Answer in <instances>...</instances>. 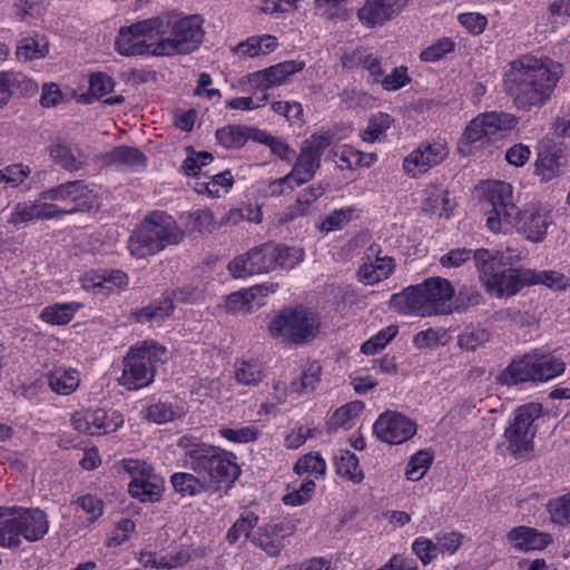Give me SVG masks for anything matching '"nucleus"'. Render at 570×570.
Masks as SVG:
<instances>
[{
    "label": "nucleus",
    "mask_w": 570,
    "mask_h": 570,
    "mask_svg": "<svg viewBox=\"0 0 570 570\" xmlns=\"http://www.w3.org/2000/svg\"><path fill=\"white\" fill-rule=\"evenodd\" d=\"M562 71V66L549 58L524 55L509 63L504 90L519 110L541 108L550 100Z\"/></svg>",
    "instance_id": "nucleus-1"
},
{
    "label": "nucleus",
    "mask_w": 570,
    "mask_h": 570,
    "mask_svg": "<svg viewBox=\"0 0 570 570\" xmlns=\"http://www.w3.org/2000/svg\"><path fill=\"white\" fill-rule=\"evenodd\" d=\"M178 446L184 450L185 466L198 474L208 490L229 488L240 473L236 456L232 452L200 442L190 435L181 436Z\"/></svg>",
    "instance_id": "nucleus-2"
},
{
    "label": "nucleus",
    "mask_w": 570,
    "mask_h": 570,
    "mask_svg": "<svg viewBox=\"0 0 570 570\" xmlns=\"http://www.w3.org/2000/svg\"><path fill=\"white\" fill-rule=\"evenodd\" d=\"M454 287L443 277H430L391 297V306L404 315L432 316L452 313Z\"/></svg>",
    "instance_id": "nucleus-3"
},
{
    "label": "nucleus",
    "mask_w": 570,
    "mask_h": 570,
    "mask_svg": "<svg viewBox=\"0 0 570 570\" xmlns=\"http://www.w3.org/2000/svg\"><path fill=\"white\" fill-rule=\"evenodd\" d=\"M473 261L484 291L495 298L514 296L527 285V268L507 267L504 254L487 248L474 250Z\"/></svg>",
    "instance_id": "nucleus-4"
},
{
    "label": "nucleus",
    "mask_w": 570,
    "mask_h": 570,
    "mask_svg": "<svg viewBox=\"0 0 570 570\" xmlns=\"http://www.w3.org/2000/svg\"><path fill=\"white\" fill-rule=\"evenodd\" d=\"M198 16L183 17L177 12L156 16L159 43L156 57L188 55L202 43L204 30Z\"/></svg>",
    "instance_id": "nucleus-5"
},
{
    "label": "nucleus",
    "mask_w": 570,
    "mask_h": 570,
    "mask_svg": "<svg viewBox=\"0 0 570 570\" xmlns=\"http://www.w3.org/2000/svg\"><path fill=\"white\" fill-rule=\"evenodd\" d=\"M185 238V232L175 218L165 212H153L132 232L128 249L136 258L153 256L167 246L177 245Z\"/></svg>",
    "instance_id": "nucleus-6"
},
{
    "label": "nucleus",
    "mask_w": 570,
    "mask_h": 570,
    "mask_svg": "<svg viewBox=\"0 0 570 570\" xmlns=\"http://www.w3.org/2000/svg\"><path fill=\"white\" fill-rule=\"evenodd\" d=\"M566 362L558 355L534 350L513 358L499 374L498 383L507 386L525 382H547L564 373Z\"/></svg>",
    "instance_id": "nucleus-7"
},
{
    "label": "nucleus",
    "mask_w": 570,
    "mask_h": 570,
    "mask_svg": "<svg viewBox=\"0 0 570 570\" xmlns=\"http://www.w3.org/2000/svg\"><path fill=\"white\" fill-rule=\"evenodd\" d=\"M166 348L154 341H145L129 348L122 360L119 384L129 391H137L154 382L156 367L164 363Z\"/></svg>",
    "instance_id": "nucleus-8"
},
{
    "label": "nucleus",
    "mask_w": 570,
    "mask_h": 570,
    "mask_svg": "<svg viewBox=\"0 0 570 570\" xmlns=\"http://www.w3.org/2000/svg\"><path fill=\"white\" fill-rule=\"evenodd\" d=\"M483 208L488 214L487 227L493 233L514 229L520 210L512 202V186L505 181H489L484 187Z\"/></svg>",
    "instance_id": "nucleus-9"
},
{
    "label": "nucleus",
    "mask_w": 570,
    "mask_h": 570,
    "mask_svg": "<svg viewBox=\"0 0 570 570\" xmlns=\"http://www.w3.org/2000/svg\"><path fill=\"white\" fill-rule=\"evenodd\" d=\"M543 409L540 403L530 402L517 407L504 431L507 451L515 456H523L533 448L537 434L534 422L542 416Z\"/></svg>",
    "instance_id": "nucleus-10"
},
{
    "label": "nucleus",
    "mask_w": 570,
    "mask_h": 570,
    "mask_svg": "<svg viewBox=\"0 0 570 570\" xmlns=\"http://www.w3.org/2000/svg\"><path fill=\"white\" fill-rule=\"evenodd\" d=\"M42 199L55 204V219L89 212L96 204L92 189L82 180H70L46 189Z\"/></svg>",
    "instance_id": "nucleus-11"
},
{
    "label": "nucleus",
    "mask_w": 570,
    "mask_h": 570,
    "mask_svg": "<svg viewBox=\"0 0 570 570\" xmlns=\"http://www.w3.org/2000/svg\"><path fill=\"white\" fill-rule=\"evenodd\" d=\"M158 43L156 17H153L121 28L115 46L122 56L150 55L156 57Z\"/></svg>",
    "instance_id": "nucleus-12"
},
{
    "label": "nucleus",
    "mask_w": 570,
    "mask_h": 570,
    "mask_svg": "<svg viewBox=\"0 0 570 570\" xmlns=\"http://www.w3.org/2000/svg\"><path fill=\"white\" fill-rule=\"evenodd\" d=\"M318 321L315 315L304 308L283 311L269 323L272 336H283L291 342L302 343L316 336Z\"/></svg>",
    "instance_id": "nucleus-13"
},
{
    "label": "nucleus",
    "mask_w": 570,
    "mask_h": 570,
    "mask_svg": "<svg viewBox=\"0 0 570 570\" xmlns=\"http://www.w3.org/2000/svg\"><path fill=\"white\" fill-rule=\"evenodd\" d=\"M330 132L314 134L306 139L301 148L297 159L288 173L296 186L309 181L321 167L324 150L332 144Z\"/></svg>",
    "instance_id": "nucleus-14"
},
{
    "label": "nucleus",
    "mask_w": 570,
    "mask_h": 570,
    "mask_svg": "<svg viewBox=\"0 0 570 570\" xmlns=\"http://www.w3.org/2000/svg\"><path fill=\"white\" fill-rule=\"evenodd\" d=\"M124 468L132 476L128 485L132 498L141 502H155L160 499L164 482L150 464L139 460H126Z\"/></svg>",
    "instance_id": "nucleus-15"
},
{
    "label": "nucleus",
    "mask_w": 570,
    "mask_h": 570,
    "mask_svg": "<svg viewBox=\"0 0 570 570\" xmlns=\"http://www.w3.org/2000/svg\"><path fill=\"white\" fill-rule=\"evenodd\" d=\"M275 244L265 243L235 257L228 264V271L234 277L242 278L256 274L269 273L275 267Z\"/></svg>",
    "instance_id": "nucleus-16"
},
{
    "label": "nucleus",
    "mask_w": 570,
    "mask_h": 570,
    "mask_svg": "<svg viewBox=\"0 0 570 570\" xmlns=\"http://www.w3.org/2000/svg\"><path fill=\"white\" fill-rule=\"evenodd\" d=\"M71 424L80 433L104 435L116 432L124 424L122 414L104 409L78 411L71 416Z\"/></svg>",
    "instance_id": "nucleus-17"
},
{
    "label": "nucleus",
    "mask_w": 570,
    "mask_h": 570,
    "mask_svg": "<svg viewBox=\"0 0 570 570\" xmlns=\"http://www.w3.org/2000/svg\"><path fill=\"white\" fill-rule=\"evenodd\" d=\"M515 125L517 118L510 114L498 111L483 112L472 119L466 126L462 136V142L474 144L500 131L510 130Z\"/></svg>",
    "instance_id": "nucleus-18"
},
{
    "label": "nucleus",
    "mask_w": 570,
    "mask_h": 570,
    "mask_svg": "<svg viewBox=\"0 0 570 570\" xmlns=\"http://www.w3.org/2000/svg\"><path fill=\"white\" fill-rule=\"evenodd\" d=\"M448 154L449 149L444 141H424L404 158L403 170L407 175L416 177L441 164Z\"/></svg>",
    "instance_id": "nucleus-19"
},
{
    "label": "nucleus",
    "mask_w": 570,
    "mask_h": 570,
    "mask_svg": "<svg viewBox=\"0 0 570 570\" xmlns=\"http://www.w3.org/2000/svg\"><path fill=\"white\" fill-rule=\"evenodd\" d=\"M373 430L381 441L389 444H401L416 433V425L401 413L386 411L376 419Z\"/></svg>",
    "instance_id": "nucleus-20"
},
{
    "label": "nucleus",
    "mask_w": 570,
    "mask_h": 570,
    "mask_svg": "<svg viewBox=\"0 0 570 570\" xmlns=\"http://www.w3.org/2000/svg\"><path fill=\"white\" fill-rule=\"evenodd\" d=\"M295 527L288 521L271 522L257 528L250 542L269 557H278L285 544L283 540L291 537Z\"/></svg>",
    "instance_id": "nucleus-21"
},
{
    "label": "nucleus",
    "mask_w": 570,
    "mask_h": 570,
    "mask_svg": "<svg viewBox=\"0 0 570 570\" xmlns=\"http://www.w3.org/2000/svg\"><path fill=\"white\" fill-rule=\"evenodd\" d=\"M553 223L552 210L547 206H532L520 212L514 228L531 242H542Z\"/></svg>",
    "instance_id": "nucleus-22"
},
{
    "label": "nucleus",
    "mask_w": 570,
    "mask_h": 570,
    "mask_svg": "<svg viewBox=\"0 0 570 570\" xmlns=\"http://www.w3.org/2000/svg\"><path fill=\"white\" fill-rule=\"evenodd\" d=\"M304 61L286 60L263 70L249 73L247 80L256 91L265 92L274 87L283 85L286 79L303 70Z\"/></svg>",
    "instance_id": "nucleus-23"
},
{
    "label": "nucleus",
    "mask_w": 570,
    "mask_h": 570,
    "mask_svg": "<svg viewBox=\"0 0 570 570\" xmlns=\"http://www.w3.org/2000/svg\"><path fill=\"white\" fill-rule=\"evenodd\" d=\"M82 288L94 294L109 295L128 286V276L119 269H100L81 277Z\"/></svg>",
    "instance_id": "nucleus-24"
},
{
    "label": "nucleus",
    "mask_w": 570,
    "mask_h": 570,
    "mask_svg": "<svg viewBox=\"0 0 570 570\" xmlns=\"http://www.w3.org/2000/svg\"><path fill=\"white\" fill-rule=\"evenodd\" d=\"M55 213H57L55 204L43 200L41 191L35 200L17 203L8 218V224L19 226L38 220L55 219Z\"/></svg>",
    "instance_id": "nucleus-25"
},
{
    "label": "nucleus",
    "mask_w": 570,
    "mask_h": 570,
    "mask_svg": "<svg viewBox=\"0 0 570 570\" xmlns=\"http://www.w3.org/2000/svg\"><path fill=\"white\" fill-rule=\"evenodd\" d=\"M380 248L371 246L363 263L358 268L360 281L366 285H374L386 279L395 268L394 259L391 256H380Z\"/></svg>",
    "instance_id": "nucleus-26"
},
{
    "label": "nucleus",
    "mask_w": 570,
    "mask_h": 570,
    "mask_svg": "<svg viewBox=\"0 0 570 570\" xmlns=\"http://www.w3.org/2000/svg\"><path fill=\"white\" fill-rule=\"evenodd\" d=\"M402 10V0H365L357 10L362 26L375 28L392 20Z\"/></svg>",
    "instance_id": "nucleus-27"
},
{
    "label": "nucleus",
    "mask_w": 570,
    "mask_h": 570,
    "mask_svg": "<svg viewBox=\"0 0 570 570\" xmlns=\"http://www.w3.org/2000/svg\"><path fill=\"white\" fill-rule=\"evenodd\" d=\"M13 515L20 539L24 538L29 542H35L48 533L49 521L45 511L14 508Z\"/></svg>",
    "instance_id": "nucleus-28"
},
{
    "label": "nucleus",
    "mask_w": 570,
    "mask_h": 570,
    "mask_svg": "<svg viewBox=\"0 0 570 570\" xmlns=\"http://www.w3.org/2000/svg\"><path fill=\"white\" fill-rule=\"evenodd\" d=\"M50 159L60 168L68 171H78L86 167L88 155L77 145L58 138L48 147Z\"/></svg>",
    "instance_id": "nucleus-29"
},
{
    "label": "nucleus",
    "mask_w": 570,
    "mask_h": 570,
    "mask_svg": "<svg viewBox=\"0 0 570 570\" xmlns=\"http://www.w3.org/2000/svg\"><path fill=\"white\" fill-rule=\"evenodd\" d=\"M104 163L122 170L139 171L146 167L147 157L136 147L118 146L104 155Z\"/></svg>",
    "instance_id": "nucleus-30"
},
{
    "label": "nucleus",
    "mask_w": 570,
    "mask_h": 570,
    "mask_svg": "<svg viewBox=\"0 0 570 570\" xmlns=\"http://www.w3.org/2000/svg\"><path fill=\"white\" fill-rule=\"evenodd\" d=\"M509 542L520 551L541 550L551 542L549 533L530 527H515L508 532Z\"/></svg>",
    "instance_id": "nucleus-31"
},
{
    "label": "nucleus",
    "mask_w": 570,
    "mask_h": 570,
    "mask_svg": "<svg viewBox=\"0 0 570 570\" xmlns=\"http://www.w3.org/2000/svg\"><path fill=\"white\" fill-rule=\"evenodd\" d=\"M325 187L318 183L311 185L303 191H301L296 198V202L288 206L284 212L281 222L291 223L298 217L307 216L311 214L312 205L324 195Z\"/></svg>",
    "instance_id": "nucleus-32"
},
{
    "label": "nucleus",
    "mask_w": 570,
    "mask_h": 570,
    "mask_svg": "<svg viewBox=\"0 0 570 570\" xmlns=\"http://www.w3.org/2000/svg\"><path fill=\"white\" fill-rule=\"evenodd\" d=\"M0 88H3L9 99L14 96H33L38 91V83L20 71H0Z\"/></svg>",
    "instance_id": "nucleus-33"
},
{
    "label": "nucleus",
    "mask_w": 570,
    "mask_h": 570,
    "mask_svg": "<svg viewBox=\"0 0 570 570\" xmlns=\"http://www.w3.org/2000/svg\"><path fill=\"white\" fill-rule=\"evenodd\" d=\"M566 165L562 150L559 148H544L539 151L535 160V171L542 180L558 177Z\"/></svg>",
    "instance_id": "nucleus-34"
},
{
    "label": "nucleus",
    "mask_w": 570,
    "mask_h": 570,
    "mask_svg": "<svg viewBox=\"0 0 570 570\" xmlns=\"http://www.w3.org/2000/svg\"><path fill=\"white\" fill-rule=\"evenodd\" d=\"M49 387L59 395H70L80 385V373L71 367H57L47 375Z\"/></svg>",
    "instance_id": "nucleus-35"
},
{
    "label": "nucleus",
    "mask_w": 570,
    "mask_h": 570,
    "mask_svg": "<svg viewBox=\"0 0 570 570\" xmlns=\"http://www.w3.org/2000/svg\"><path fill=\"white\" fill-rule=\"evenodd\" d=\"M49 52V41L45 36L24 37L17 45L16 56L19 61L41 59Z\"/></svg>",
    "instance_id": "nucleus-36"
},
{
    "label": "nucleus",
    "mask_w": 570,
    "mask_h": 570,
    "mask_svg": "<svg viewBox=\"0 0 570 570\" xmlns=\"http://www.w3.org/2000/svg\"><path fill=\"white\" fill-rule=\"evenodd\" d=\"M336 473L353 483H361L364 480L363 471L358 466V458L348 450H338L334 455Z\"/></svg>",
    "instance_id": "nucleus-37"
},
{
    "label": "nucleus",
    "mask_w": 570,
    "mask_h": 570,
    "mask_svg": "<svg viewBox=\"0 0 570 570\" xmlns=\"http://www.w3.org/2000/svg\"><path fill=\"white\" fill-rule=\"evenodd\" d=\"M422 209L431 214L449 217L452 213V203L448 190L441 187H430L424 190Z\"/></svg>",
    "instance_id": "nucleus-38"
},
{
    "label": "nucleus",
    "mask_w": 570,
    "mask_h": 570,
    "mask_svg": "<svg viewBox=\"0 0 570 570\" xmlns=\"http://www.w3.org/2000/svg\"><path fill=\"white\" fill-rule=\"evenodd\" d=\"M81 306V304L76 302L56 303L46 306L40 313V318L51 325H66L73 318Z\"/></svg>",
    "instance_id": "nucleus-39"
},
{
    "label": "nucleus",
    "mask_w": 570,
    "mask_h": 570,
    "mask_svg": "<svg viewBox=\"0 0 570 570\" xmlns=\"http://www.w3.org/2000/svg\"><path fill=\"white\" fill-rule=\"evenodd\" d=\"M234 373L238 384L256 386L264 379V366L257 360H242L235 363Z\"/></svg>",
    "instance_id": "nucleus-40"
},
{
    "label": "nucleus",
    "mask_w": 570,
    "mask_h": 570,
    "mask_svg": "<svg viewBox=\"0 0 570 570\" xmlns=\"http://www.w3.org/2000/svg\"><path fill=\"white\" fill-rule=\"evenodd\" d=\"M263 295V287L261 286L235 292L228 296L227 307L234 312L243 311L250 313L262 305V303L255 301Z\"/></svg>",
    "instance_id": "nucleus-41"
},
{
    "label": "nucleus",
    "mask_w": 570,
    "mask_h": 570,
    "mask_svg": "<svg viewBox=\"0 0 570 570\" xmlns=\"http://www.w3.org/2000/svg\"><path fill=\"white\" fill-rule=\"evenodd\" d=\"M170 482L181 497H194L208 491L202 478L196 473L176 472L171 475Z\"/></svg>",
    "instance_id": "nucleus-42"
},
{
    "label": "nucleus",
    "mask_w": 570,
    "mask_h": 570,
    "mask_svg": "<svg viewBox=\"0 0 570 570\" xmlns=\"http://www.w3.org/2000/svg\"><path fill=\"white\" fill-rule=\"evenodd\" d=\"M174 311L173 301L165 297L159 302H153L148 306L137 308L131 312V316L138 323H146L153 321H160L169 316Z\"/></svg>",
    "instance_id": "nucleus-43"
},
{
    "label": "nucleus",
    "mask_w": 570,
    "mask_h": 570,
    "mask_svg": "<svg viewBox=\"0 0 570 570\" xmlns=\"http://www.w3.org/2000/svg\"><path fill=\"white\" fill-rule=\"evenodd\" d=\"M492 337L490 330L481 325H472L464 328L458 336V344L462 350L475 352L483 347Z\"/></svg>",
    "instance_id": "nucleus-44"
},
{
    "label": "nucleus",
    "mask_w": 570,
    "mask_h": 570,
    "mask_svg": "<svg viewBox=\"0 0 570 570\" xmlns=\"http://www.w3.org/2000/svg\"><path fill=\"white\" fill-rule=\"evenodd\" d=\"M322 366L314 361L308 363L302 372L298 380L291 382V391L297 394H307L313 392L321 382Z\"/></svg>",
    "instance_id": "nucleus-45"
},
{
    "label": "nucleus",
    "mask_w": 570,
    "mask_h": 570,
    "mask_svg": "<svg viewBox=\"0 0 570 570\" xmlns=\"http://www.w3.org/2000/svg\"><path fill=\"white\" fill-rule=\"evenodd\" d=\"M258 515L255 512L242 514L226 533V540L235 544L242 537L250 541L254 528L257 527Z\"/></svg>",
    "instance_id": "nucleus-46"
},
{
    "label": "nucleus",
    "mask_w": 570,
    "mask_h": 570,
    "mask_svg": "<svg viewBox=\"0 0 570 570\" xmlns=\"http://www.w3.org/2000/svg\"><path fill=\"white\" fill-rule=\"evenodd\" d=\"M216 139L226 149L240 148L248 140L247 127L239 125L225 126L216 131Z\"/></svg>",
    "instance_id": "nucleus-47"
},
{
    "label": "nucleus",
    "mask_w": 570,
    "mask_h": 570,
    "mask_svg": "<svg viewBox=\"0 0 570 570\" xmlns=\"http://www.w3.org/2000/svg\"><path fill=\"white\" fill-rule=\"evenodd\" d=\"M530 275H527V285L542 284L552 289H564L569 285V279L557 271H534L527 268Z\"/></svg>",
    "instance_id": "nucleus-48"
},
{
    "label": "nucleus",
    "mask_w": 570,
    "mask_h": 570,
    "mask_svg": "<svg viewBox=\"0 0 570 570\" xmlns=\"http://www.w3.org/2000/svg\"><path fill=\"white\" fill-rule=\"evenodd\" d=\"M452 312H464L484 303L482 293L475 286L463 285L453 296Z\"/></svg>",
    "instance_id": "nucleus-49"
},
{
    "label": "nucleus",
    "mask_w": 570,
    "mask_h": 570,
    "mask_svg": "<svg viewBox=\"0 0 570 570\" xmlns=\"http://www.w3.org/2000/svg\"><path fill=\"white\" fill-rule=\"evenodd\" d=\"M184 414V409L168 402H157L147 407L146 419L157 424L174 421Z\"/></svg>",
    "instance_id": "nucleus-50"
},
{
    "label": "nucleus",
    "mask_w": 570,
    "mask_h": 570,
    "mask_svg": "<svg viewBox=\"0 0 570 570\" xmlns=\"http://www.w3.org/2000/svg\"><path fill=\"white\" fill-rule=\"evenodd\" d=\"M356 212L357 209L354 207L335 209L330 215H327L321 223V232L330 233L333 230L342 229L354 217H357Z\"/></svg>",
    "instance_id": "nucleus-51"
},
{
    "label": "nucleus",
    "mask_w": 570,
    "mask_h": 570,
    "mask_svg": "<svg viewBox=\"0 0 570 570\" xmlns=\"http://www.w3.org/2000/svg\"><path fill=\"white\" fill-rule=\"evenodd\" d=\"M397 332L399 327L396 325H390L381 330L377 334L362 344V353L365 355H374L379 353L396 336Z\"/></svg>",
    "instance_id": "nucleus-52"
},
{
    "label": "nucleus",
    "mask_w": 570,
    "mask_h": 570,
    "mask_svg": "<svg viewBox=\"0 0 570 570\" xmlns=\"http://www.w3.org/2000/svg\"><path fill=\"white\" fill-rule=\"evenodd\" d=\"M21 539L13 512L9 514L0 513V547L13 548L19 547Z\"/></svg>",
    "instance_id": "nucleus-53"
},
{
    "label": "nucleus",
    "mask_w": 570,
    "mask_h": 570,
    "mask_svg": "<svg viewBox=\"0 0 570 570\" xmlns=\"http://www.w3.org/2000/svg\"><path fill=\"white\" fill-rule=\"evenodd\" d=\"M363 410L364 403L362 401L350 402L334 412L332 422L336 426L351 429L354 424V420L363 412Z\"/></svg>",
    "instance_id": "nucleus-54"
},
{
    "label": "nucleus",
    "mask_w": 570,
    "mask_h": 570,
    "mask_svg": "<svg viewBox=\"0 0 570 570\" xmlns=\"http://www.w3.org/2000/svg\"><path fill=\"white\" fill-rule=\"evenodd\" d=\"M392 118L390 115L379 112L368 119L366 129L362 132L361 137L364 141L374 142L391 127Z\"/></svg>",
    "instance_id": "nucleus-55"
},
{
    "label": "nucleus",
    "mask_w": 570,
    "mask_h": 570,
    "mask_svg": "<svg viewBox=\"0 0 570 570\" xmlns=\"http://www.w3.org/2000/svg\"><path fill=\"white\" fill-rule=\"evenodd\" d=\"M433 461V456L425 451L416 452L405 468V475L410 481H419L426 473Z\"/></svg>",
    "instance_id": "nucleus-56"
},
{
    "label": "nucleus",
    "mask_w": 570,
    "mask_h": 570,
    "mask_svg": "<svg viewBox=\"0 0 570 570\" xmlns=\"http://www.w3.org/2000/svg\"><path fill=\"white\" fill-rule=\"evenodd\" d=\"M275 267L292 269L304 259V250L275 244Z\"/></svg>",
    "instance_id": "nucleus-57"
},
{
    "label": "nucleus",
    "mask_w": 570,
    "mask_h": 570,
    "mask_svg": "<svg viewBox=\"0 0 570 570\" xmlns=\"http://www.w3.org/2000/svg\"><path fill=\"white\" fill-rule=\"evenodd\" d=\"M220 436L234 443H249L257 440L259 430L254 425L223 428L219 430Z\"/></svg>",
    "instance_id": "nucleus-58"
},
{
    "label": "nucleus",
    "mask_w": 570,
    "mask_h": 570,
    "mask_svg": "<svg viewBox=\"0 0 570 570\" xmlns=\"http://www.w3.org/2000/svg\"><path fill=\"white\" fill-rule=\"evenodd\" d=\"M326 463L318 453H311L302 456L294 465V471L298 474L311 473L316 478L325 474Z\"/></svg>",
    "instance_id": "nucleus-59"
},
{
    "label": "nucleus",
    "mask_w": 570,
    "mask_h": 570,
    "mask_svg": "<svg viewBox=\"0 0 570 570\" xmlns=\"http://www.w3.org/2000/svg\"><path fill=\"white\" fill-rule=\"evenodd\" d=\"M455 48L453 39L444 37L425 48L421 55V60L425 62H434L442 59L446 53L452 52Z\"/></svg>",
    "instance_id": "nucleus-60"
},
{
    "label": "nucleus",
    "mask_w": 570,
    "mask_h": 570,
    "mask_svg": "<svg viewBox=\"0 0 570 570\" xmlns=\"http://www.w3.org/2000/svg\"><path fill=\"white\" fill-rule=\"evenodd\" d=\"M234 178L229 170L215 174L210 177V180L204 183V189L199 191H206L212 197H220L222 191L226 193L232 187Z\"/></svg>",
    "instance_id": "nucleus-61"
},
{
    "label": "nucleus",
    "mask_w": 570,
    "mask_h": 570,
    "mask_svg": "<svg viewBox=\"0 0 570 570\" xmlns=\"http://www.w3.org/2000/svg\"><path fill=\"white\" fill-rule=\"evenodd\" d=\"M315 482L307 480L301 484L298 489H295L283 497V502L286 505L298 507L308 502L315 491Z\"/></svg>",
    "instance_id": "nucleus-62"
},
{
    "label": "nucleus",
    "mask_w": 570,
    "mask_h": 570,
    "mask_svg": "<svg viewBox=\"0 0 570 570\" xmlns=\"http://www.w3.org/2000/svg\"><path fill=\"white\" fill-rule=\"evenodd\" d=\"M549 512L553 522L564 525L570 523V493L549 502Z\"/></svg>",
    "instance_id": "nucleus-63"
},
{
    "label": "nucleus",
    "mask_w": 570,
    "mask_h": 570,
    "mask_svg": "<svg viewBox=\"0 0 570 570\" xmlns=\"http://www.w3.org/2000/svg\"><path fill=\"white\" fill-rule=\"evenodd\" d=\"M474 252L468 248H453L439 258L444 268H459L473 258Z\"/></svg>",
    "instance_id": "nucleus-64"
}]
</instances>
